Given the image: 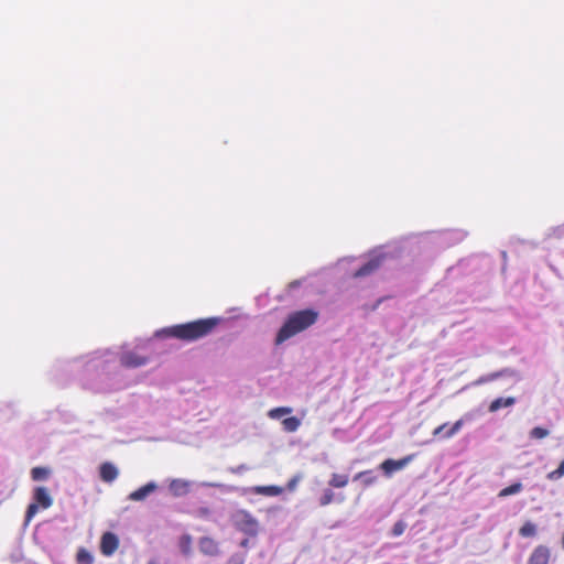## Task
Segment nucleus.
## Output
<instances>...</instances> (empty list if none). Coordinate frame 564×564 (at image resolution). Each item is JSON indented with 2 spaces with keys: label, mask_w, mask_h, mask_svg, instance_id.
<instances>
[{
  "label": "nucleus",
  "mask_w": 564,
  "mask_h": 564,
  "mask_svg": "<svg viewBox=\"0 0 564 564\" xmlns=\"http://www.w3.org/2000/svg\"><path fill=\"white\" fill-rule=\"evenodd\" d=\"M220 323V317H207L173 325L165 328L163 332L169 337L177 338L183 341H195L212 334Z\"/></svg>",
  "instance_id": "nucleus-1"
},
{
  "label": "nucleus",
  "mask_w": 564,
  "mask_h": 564,
  "mask_svg": "<svg viewBox=\"0 0 564 564\" xmlns=\"http://www.w3.org/2000/svg\"><path fill=\"white\" fill-rule=\"evenodd\" d=\"M318 319V312L312 308L296 311L288 316L276 334L275 344L280 345L296 334L307 329Z\"/></svg>",
  "instance_id": "nucleus-2"
},
{
  "label": "nucleus",
  "mask_w": 564,
  "mask_h": 564,
  "mask_svg": "<svg viewBox=\"0 0 564 564\" xmlns=\"http://www.w3.org/2000/svg\"><path fill=\"white\" fill-rule=\"evenodd\" d=\"M53 505V498L45 487H36L33 491V502L28 506L25 512V524H29L39 509H48Z\"/></svg>",
  "instance_id": "nucleus-3"
},
{
  "label": "nucleus",
  "mask_w": 564,
  "mask_h": 564,
  "mask_svg": "<svg viewBox=\"0 0 564 564\" xmlns=\"http://www.w3.org/2000/svg\"><path fill=\"white\" fill-rule=\"evenodd\" d=\"M414 456V454H410L401 459L388 458L380 464L379 468L386 477H391L394 473L408 466L413 460Z\"/></svg>",
  "instance_id": "nucleus-4"
},
{
  "label": "nucleus",
  "mask_w": 564,
  "mask_h": 564,
  "mask_svg": "<svg viewBox=\"0 0 564 564\" xmlns=\"http://www.w3.org/2000/svg\"><path fill=\"white\" fill-rule=\"evenodd\" d=\"M237 528L241 532L254 536L258 534L259 523L248 511H240L238 513Z\"/></svg>",
  "instance_id": "nucleus-5"
},
{
  "label": "nucleus",
  "mask_w": 564,
  "mask_h": 564,
  "mask_svg": "<svg viewBox=\"0 0 564 564\" xmlns=\"http://www.w3.org/2000/svg\"><path fill=\"white\" fill-rule=\"evenodd\" d=\"M119 546V539L112 532H106L101 536L100 551L104 555H112Z\"/></svg>",
  "instance_id": "nucleus-6"
},
{
  "label": "nucleus",
  "mask_w": 564,
  "mask_h": 564,
  "mask_svg": "<svg viewBox=\"0 0 564 564\" xmlns=\"http://www.w3.org/2000/svg\"><path fill=\"white\" fill-rule=\"evenodd\" d=\"M382 263V257L376 256L362 264L354 274V278H364L375 273Z\"/></svg>",
  "instance_id": "nucleus-7"
},
{
  "label": "nucleus",
  "mask_w": 564,
  "mask_h": 564,
  "mask_svg": "<svg viewBox=\"0 0 564 564\" xmlns=\"http://www.w3.org/2000/svg\"><path fill=\"white\" fill-rule=\"evenodd\" d=\"M550 557V549L545 545H538L530 554L527 564H549Z\"/></svg>",
  "instance_id": "nucleus-8"
},
{
  "label": "nucleus",
  "mask_w": 564,
  "mask_h": 564,
  "mask_svg": "<svg viewBox=\"0 0 564 564\" xmlns=\"http://www.w3.org/2000/svg\"><path fill=\"white\" fill-rule=\"evenodd\" d=\"M147 362V357H142L133 351H127L120 356V364L126 368L141 367L144 366Z\"/></svg>",
  "instance_id": "nucleus-9"
},
{
  "label": "nucleus",
  "mask_w": 564,
  "mask_h": 564,
  "mask_svg": "<svg viewBox=\"0 0 564 564\" xmlns=\"http://www.w3.org/2000/svg\"><path fill=\"white\" fill-rule=\"evenodd\" d=\"M447 425H448L447 423H443L440 426H437L436 429H434L433 436L437 437V436L442 435L443 438H451V437H453L463 427L464 420L460 419V420L456 421L447 431H445Z\"/></svg>",
  "instance_id": "nucleus-10"
},
{
  "label": "nucleus",
  "mask_w": 564,
  "mask_h": 564,
  "mask_svg": "<svg viewBox=\"0 0 564 564\" xmlns=\"http://www.w3.org/2000/svg\"><path fill=\"white\" fill-rule=\"evenodd\" d=\"M199 551L208 556H217L220 554L218 542L213 538L203 536L198 542Z\"/></svg>",
  "instance_id": "nucleus-11"
},
{
  "label": "nucleus",
  "mask_w": 564,
  "mask_h": 564,
  "mask_svg": "<svg viewBox=\"0 0 564 564\" xmlns=\"http://www.w3.org/2000/svg\"><path fill=\"white\" fill-rule=\"evenodd\" d=\"M118 475V468L110 462H105L99 467V477L105 482H112Z\"/></svg>",
  "instance_id": "nucleus-12"
},
{
  "label": "nucleus",
  "mask_w": 564,
  "mask_h": 564,
  "mask_svg": "<svg viewBox=\"0 0 564 564\" xmlns=\"http://www.w3.org/2000/svg\"><path fill=\"white\" fill-rule=\"evenodd\" d=\"M156 485L154 482H148L144 486L138 488L137 490L132 491L129 495V500L132 501H142L144 500L149 495L154 492L156 490Z\"/></svg>",
  "instance_id": "nucleus-13"
},
{
  "label": "nucleus",
  "mask_w": 564,
  "mask_h": 564,
  "mask_svg": "<svg viewBox=\"0 0 564 564\" xmlns=\"http://www.w3.org/2000/svg\"><path fill=\"white\" fill-rule=\"evenodd\" d=\"M516 403V399L513 397L508 398H497L489 404V412H497L501 408H508Z\"/></svg>",
  "instance_id": "nucleus-14"
},
{
  "label": "nucleus",
  "mask_w": 564,
  "mask_h": 564,
  "mask_svg": "<svg viewBox=\"0 0 564 564\" xmlns=\"http://www.w3.org/2000/svg\"><path fill=\"white\" fill-rule=\"evenodd\" d=\"M252 491L264 496H279L283 492V488L279 486H256Z\"/></svg>",
  "instance_id": "nucleus-15"
},
{
  "label": "nucleus",
  "mask_w": 564,
  "mask_h": 564,
  "mask_svg": "<svg viewBox=\"0 0 564 564\" xmlns=\"http://www.w3.org/2000/svg\"><path fill=\"white\" fill-rule=\"evenodd\" d=\"M349 477L346 474H332L328 485L333 488H344L348 485Z\"/></svg>",
  "instance_id": "nucleus-16"
},
{
  "label": "nucleus",
  "mask_w": 564,
  "mask_h": 564,
  "mask_svg": "<svg viewBox=\"0 0 564 564\" xmlns=\"http://www.w3.org/2000/svg\"><path fill=\"white\" fill-rule=\"evenodd\" d=\"M189 484L183 479H174L170 484V489L175 496L184 495L188 491Z\"/></svg>",
  "instance_id": "nucleus-17"
},
{
  "label": "nucleus",
  "mask_w": 564,
  "mask_h": 564,
  "mask_svg": "<svg viewBox=\"0 0 564 564\" xmlns=\"http://www.w3.org/2000/svg\"><path fill=\"white\" fill-rule=\"evenodd\" d=\"M523 486L521 482H514L503 489H501L498 494L499 498H505L511 495H517L522 490Z\"/></svg>",
  "instance_id": "nucleus-18"
},
{
  "label": "nucleus",
  "mask_w": 564,
  "mask_h": 564,
  "mask_svg": "<svg viewBox=\"0 0 564 564\" xmlns=\"http://www.w3.org/2000/svg\"><path fill=\"white\" fill-rule=\"evenodd\" d=\"M50 475V469L46 467H34L31 470V477L34 481L45 480Z\"/></svg>",
  "instance_id": "nucleus-19"
},
{
  "label": "nucleus",
  "mask_w": 564,
  "mask_h": 564,
  "mask_svg": "<svg viewBox=\"0 0 564 564\" xmlns=\"http://www.w3.org/2000/svg\"><path fill=\"white\" fill-rule=\"evenodd\" d=\"M519 534L523 538H532L536 534V525L530 521L523 523V525L519 529Z\"/></svg>",
  "instance_id": "nucleus-20"
},
{
  "label": "nucleus",
  "mask_w": 564,
  "mask_h": 564,
  "mask_svg": "<svg viewBox=\"0 0 564 564\" xmlns=\"http://www.w3.org/2000/svg\"><path fill=\"white\" fill-rule=\"evenodd\" d=\"M192 542H193L192 536L188 534H184L180 538L178 545H180L181 552L186 556L189 555L192 552Z\"/></svg>",
  "instance_id": "nucleus-21"
},
{
  "label": "nucleus",
  "mask_w": 564,
  "mask_h": 564,
  "mask_svg": "<svg viewBox=\"0 0 564 564\" xmlns=\"http://www.w3.org/2000/svg\"><path fill=\"white\" fill-rule=\"evenodd\" d=\"M76 561L78 564H93L94 557L89 551L82 547L78 550V552L76 554Z\"/></svg>",
  "instance_id": "nucleus-22"
},
{
  "label": "nucleus",
  "mask_w": 564,
  "mask_h": 564,
  "mask_svg": "<svg viewBox=\"0 0 564 564\" xmlns=\"http://www.w3.org/2000/svg\"><path fill=\"white\" fill-rule=\"evenodd\" d=\"M300 424V420L295 416L284 419L282 422L283 429L288 432H295L299 429Z\"/></svg>",
  "instance_id": "nucleus-23"
},
{
  "label": "nucleus",
  "mask_w": 564,
  "mask_h": 564,
  "mask_svg": "<svg viewBox=\"0 0 564 564\" xmlns=\"http://www.w3.org/2000/svg\"><path fill=\"white\" fill-rule=\"evenodd\" d=\"M335 495L332 489H325L319 498V505L325 507L334 501Z\"/></svg>",
  "instance_id": "nucleus-24"
},
{
  "label": "nucleus",
  "mask_w": 564,
  "mask_h": 564,
  "mask_svg": "<svg viewBox=\"0 0 564 564\" xmlns=\"http://www.w3.org/2000/svg\"><path fill=\"white\" fill-rule=\"evenodd\" d=\"M370 474H371V470L360 471L354 477V479L357 480V479L365 478L364 479L365 485L370 486L376 481V477L369 476Z\"/></svg>",
  "instance_id": "nucleus-25"
},
{
  "label": "nucleus",
  "mask_w": 564,
  "mask_h": 564,
  "mask_svg": "<svg viewBox=\"0 0 564 564\" xmlns=\"http://www.w3.org/2000/svg\"><path fill=\"white\" fill-rule=\"evenodd\" d=\"M564 476V459L560 463L558 467L547 474V479L557 480Z\"/></svg>",
  "instance_id": "nucleus-26"
},
{
  "label": "nucleus",
  "mask_w": 564,
  "mask_h": 564,
  "mask_svg": "<svg viewBox=\"0 0 564 564\" xmlns=\"http://www.w3.org/2000/svg\"><path fill=\"white\" fill-rule=\"evenodd\" d=\"M549 435V431L544 427H541V426H536L534 429L531 430L530 432V436L532 438H536V440H541V438H544Z\"/></svg>",
  "instance_id": "nucleus-27"
},
{
  "label": "nucleus",
  "mask_w": 564,
  "mask_h": 564,
  "mask_svg": "<svg viewBox=\"0 0 564 564\" xmlns=\"http://www.w3.org/2000/svg\"><path fill=\"white\" fill-rule=\"evenodd\" d=\"M291 412L290 408H275L269 411V416L271 419H280L284 414H289Z\"/></svg>",
  "instance_id": "nucleus-28"
},
{
  "label": "nucleus",
  "mask_w": 564,
  "mask_h": 564,
  "mask_svg": "<svg viewBox=\"0 0 564 564\" xmlns=\"http://www.w3.org/2000/svg\"><path fill=\"white\" fill-rule=\"evenodd\" d=\"M406 524L403 521H398L393 524L392 535L399 536L405 531Z\"/></svg>",
  "instance_id": "nucleus-29"
},
{
  "label": "nucleus",
  "mask_w": 564,
  "mask_h": 564,
  "mask_svg": "<svg viewBox=\"0 0 564 564\" xmlns=\"http://www.w3.org/2000/svg\"><path fill=\"white\" fill-rule=\"evenodd\" d=\"M299 482V477H294L292 478L289 482H288V489L289 490H294L296 485Z\"/></svg>",
  "instance_id": "nucleus-30"
},
{
  "label": "nucleus",
  "mask_w": 564,
  "mask_h": 564,
  "mask_svg": "<svg viewBox=\"0 0 564 564\" xmlns=\"http://www.w3.org/2000/svg\"><path fill=\"white\" fill-rule=\"evenodd\" d=\"M500 376V373H494V375H490L489 377V380H492V379H496Z\"/></svg>",
  "instance_id": "nucleus-31"
},
{
  "label": "nucleus",
  "mask_w": 564,
  "mask_h": 564,
  "mask_svg": "<svg viewBox=\"0 0 564 564\" xmlns=\"http://www.w3.org/2000/svg\"><path fill=\"white\" fill-rule=\"evenodd\" d=\"M148 564H159V562L155 560H151Z\"/></svg>",
  "instance_id": "nucleus-32"
},
{
  "label": "nucleus",
  "mask_w": 564,
  "mask_h": 564,
  "mask_svg": "<svg viewBox=\"0 0 564 564\" xmlns=\"http://www.w3.org/2000/svg\"><path fill=\"white\" fill-rule=\"evenodd\" d=\"M562 547L564 549V533H563V538H562Z\"/></svg>",
  "instance_id": "nucleus-33"
}]
</instances>
